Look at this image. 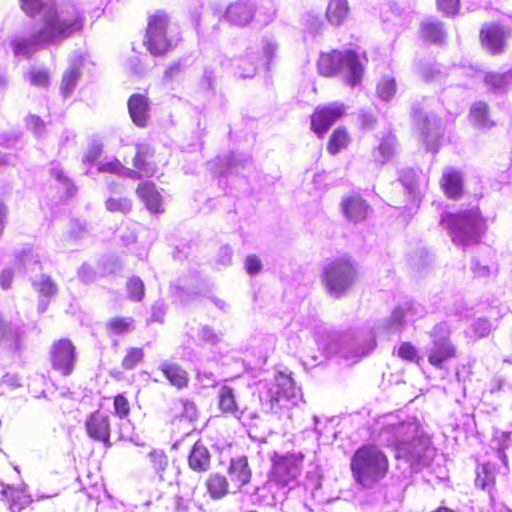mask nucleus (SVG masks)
<instances>
[{"label":"nucleus","mask_w":512,"mask_h":512,"mask_svg":"<svg viewBox=\"0 0 512 512\" xmlns=\"http://www.w3.org/2000/svg\"><path fill=\"white\" fill-rule=\"evenodd\" d=\"M439 187L449 200L458 201L464 195V179L459 170L448 169L439 179Z\"/></svg>","instance_id":"obj_16"},{"label":"nucleus","mask_w":512,"mask_h":512,"mask_svg":"<svg viewBox=\"0 0 512 512\" xmlns=\"http://www.w3.org/2000/svg\"><path fill=\"white\" fill-rule=\"evenodd\" d=\"M188 466L191 470L197 473H204L209 470L211 466V454L206 445L201 440H197L187 458Z\"/></svg>","instance_id":"obj_19"},{"label":"nucleus","mask_w":512,"mask_h":512,"mask_svg":"<svg viewBox=\"0 0 512 512\" xmlns=\"http://www.w3.org/2000/svg\"><path fill=\"white\" fill-rule=\"evenodd\" d=\"M405 359L407 360H413L417 354H412V353H409V354H401Z\"/></svg>","instance_id":"obj_64"},{"label":"nucleus","mask_w":512,"mask_h":512,"mask_svg":"<svg viewBox=\"0 0 512 512\" xmlns=\"http://www.w3.org/2000/svg\"><path fill=\"white\" fill-rule=\"evenodd\" d=\"M75 346L69 338H61L52 345V352H74Z\"/></svg>","instance_id":"obj_50"},{"label":"nucleus","mask_w":512,"mask_h":512,"mask_svg":"<svg viewBox=\"0 0 512 512\" xmlns=\"http://www.w3.org/2000/svg\"><path fill=\"white\" fill-rule=\"evenodd\" d=\"M51 363L53 369L61 375H68L74 367V354H52Z\"/></svg>","instance_id":"obj_36"},{"label":"nucleus","mask_w":512,"mask_h":512,"mask_svg":"<svg viewBox=\"0 0 512 512\" xmlns=\"http://www.w3.org/2000/svg\"><path fill=\"white\" fill-rule=\"evenodd\" d=\"M350 14V5L348 0H330L326 8V18L334 26L344 23Z\"/></svg>","instance_id":"obj_28"},{"label":"nucleus","mask_w":512,"mask_h":512,"mask_svg":"<svg viewBox=\"0 0 512 512\" xmlns=\"http://www.w3.org/2000/svg\"><path fill=\"white\" fill-rule=\"evenodd\" d=\"M25 125L34 133H41L45 128V122L41 117L35 114H29L25 118Z\"/></svg>","instance_id":"obj_49"},{"label":"nucleus","mask_w":512,"mask_h":512,"mask_svg":"<svg viewBox=\"0 0 512 512\" xmlns=\"http://www.w3.org/2000/svg\"><path fill=\"white\" fill-rule=\"evenodd\" d=\"M30 84L45 89L50 85V72L47 68L32 67L28 72Z\"/></svg>","instance_id":"obj_39"},{"label":"nucleus","mask_w":512,"mask_h":512,"mask_svg":"<svg viewBox=\"0 0 512 512\" xmlns=\"http://www.w3.org/2000/svg\"><path fill=\"white\" fill-rule=\"evenodd\" d=\"M218 408L222 413L236 415L239 407L234 390L229 386H222L218 391Z\"/></svg>","instance_id":"obj_31"},{"label":"nucleus","mask_w":512,"mask_h":512,"mask_svg":"<svg viewBox=\"0 0 512 512\" xmlns=\"http://www.w3.org/2000/svg\"><path fill=\"white\" fill-rule=\"evenodd\" d=\"M135 194L150 214L165 212L163 196L154 182L149 180L140 182L135 189Z\"/></svg>","instance_id":"obj_15"},{"label":"nucleus","mask_w":512,"mask_h":512,"mask_svg":"<svg viewBox=\"0 0 512 512\" xmlns=\"http://www.w3.org/2000/svg\"><path fill=\"white\" fill-rule=\"evenodd\" d=\"M345 114L343 104H332L327 106H318L315 108L310 117V129L317 134L319 138H323L325 133L334 125V123L342 118Z\"/></svg>","instance_id":"obj_11"},{"label":"nucleus","mask_w":512,"mask_h":512,"mask_svg":"<svg viewBox=\"0 0 512 512\" xmlns=\"http://www.w3.org/2000/svg\"><path fill=\"white\" fill-rule=\"evenodd\" d=\"M495 476L494 470L489 463L481 464L476 473L475 484L477 487L481 489H486L487 487H493L495 485Z\"/></svg>","instance_id":"obj_38"},{"label":"nucleus","mask_w":512,"mask_h":512,"mask_svg":"<svg viewBox=\"0 0 512 512\" xmlns=\"http://www.w3.org/2000/svg\"><path fill=\"white\" fill-rule=\"evenodd\" d=\"M404 311L401 308L395 309L392 313V319L394 322L401 324L404 319Z\"/></svg>","instance_id":"obj_61"},{"label":"nucleus","mask_w":512,"mask_h":512,"mask_svg":"<svg viewBox=\"0 0 512 512\" xmlns=\"http://www.w3.org/2000/svg\"><path fill=\"white\" fill-rule=\"evenodd\" d=\"M84 17L75 11L71 15L60 18L54 6L45 10L43 26L32 36L33 45L51 44L70 38L83 30Z\"/></svg>","instance_id":"obj_5"},{"label":"nucleus","mask_w":512,"mask_h":512,"mask_svg":"<svg viewBox=\"0 0 512 512\" xmlns=\"http://www.w3.org/2000/svg\"><path fill=\"white\" fill-rule=\"evenodd\" d=\"M399 352H414V348L409 343H404L401 345Z\"/></svg>","instance_id":"obj_62"},{"label":"nucleus","mask_w":512,"mask_h":512,"mask_svg":"<svg viewBox=\"0 0 512 512\" xmlns=\"http://www.w3.org/2000/svg\"><path fill=\"white\" fill-rule=\"evenodd\" d=\"M79 76L80 72L76 68L69 69L63 74L61 90L64 95H69L72 92L79 79Z\"/></svg>","instance_id":"obj_44"},{"label":"nucleus","mask_w":512,"mask_h":512,"mask_svg":"<svg viewBox=\"0 0 512 512\" xmlns=\"http://www.w3.org/2000/svg\"><path fill=\"white\" fill-rule=\"evenodd\" d=\"M19 3L21 10L31 18L46 10L43 0H19Z\"/></svg>","instance_id":"obj_43"},{"label":"nucleus","mask_w":512,"mask_h":512,"mask_svg":"<svg viewBox=\"0 0 512 512\" xmlns=\"http://www.w3.org/2000/svg\"><path fill=\"white\" fill-rule=\"evenodd\" d=\"M349 73L347 75V83L354 87L358 85L363 77V65L360 62L358 54L354 50H346L344 52V64Z\"/></svg>","instance_id":"obj_27"},{"label":"nucleus","mask_w":512,"mask_h":512,"mask_svg":"<svg viewBox=\"0 0 512 512\" xmlns=\"http://www.w3.org/2000/svg\"><path fill=\"white\" fill-rule=\"evenodd\" d=\"M13 50L16 55L24 54L28 49V42L25 40H19L13 42Z\"/></svg>","instance_id":"obj_54"},{"label":"nucleus","mask_w":512,"mask_h":512,"mask_svg":"<svg viewBox=\"0 0 512 512\" xmlns=\"http://www.w3.org/2000/svg\"><path fill=\"white\" fill-rule=\"evenodd\" d=\"M344 64V53L338 50L322 53L317 62V69L320 75L324 77H333L337 75Z\"/></svg>","instance_id":"obj_22"},{"label":"nucleus","mask_w":512,"mask_h":512,"mask_svg":"<svg viewBox=\"0 0 512 512\" xmlns=\"http://www.w3.org/2000/svg\"><path fill=\"white\" fill-rule=\"evenodd\" d=\"M204 487L212 500H221L230 493L229 481L220 472L210 473L205 479Z\"/></svg>","instance_id":"obj_24"},{"label":"nucleus","mask_w":512,"mask_h":512,"mask_svg":"<svg viewBox=\"0 0 512 512\" xmlns=\"http://www.w3.org/2000/svg\"><path fill=\"white\" fill-rule=\"evenodd\" d=\"M1 501L11 512H21L32 503L25 489L7 486L2 490Z\"/></svg>","instance_id":"obj_18"},{"label":"nucleus","mask_w":512,"mask_h":512,"mask_svg":"<svg viewBox=\"0 0 512 512\" xmlns=\"http://www.w3.org/2000/svg\"><path fill=\"white\" fill-rule=\"evenodd\" d=\"M104 206L110 213L128 215L133 209V201L127 196H111L105 200Z\"/></svg>","instance_id":"obj_33"},{"label":"nucleus","mask_w":512,"mask_h":512,"mask_svg":"<svg viewBox=\"0 0 512 512\" xmlns=\"http://www.w3.org/2000/svg\"><path fill=\"white\" fill-rule=\"evenodd\" d=\"M181 71H182L181 65L178 63H174L165 69V71L163 73V78L165 80H172L176 76H178L181 73Z\"/></svg>","instance_id":"obj_52"},{"label":"nucleus","mask_w":512,"mask_h":512,"mask_svg":"<svg viewBox=\"0 0 512 512\" xmlns=\"http://www.w3.org/2000/svg\"><path fill=\"white\" fill-rule=\"evenodd\" d=\"M36 291L43 296H51L57 292V285L50 277H44L42 280L34 284Z\"/></svg>","instance_id":"obj_46"},{"label":"nucleus","mask_w":512,"mask_h":512,"mask_svg":"<svg viewBox=\"0 0 512 512\" xmlns=\"http://www.w3.org/2000/svg\"><path fill=\"white\" fill-rule=\"evenodd\" d=\"M478 328H481V332L478 334L480 337L486 336L490 332V329L486 322H478L476 324V327L474 328L475 332H477Z\"/></svg>","instance_id":"obj_60"},{"label":"nucleus","mask_w":512,"mask_h":512,"mask_svg":"<svg viewBox=\"0 0 512 512\" xmlns=\"http://www.w3.org/2000/svg\"><path fill=\"white\" fill-rule=\"evenodd\" d=\"M351 143V136L346 127L340 126L336 128L330 135L327 142V152L335 156L342 150L348 148Z\"/></svg>","instance_id":"obj_29"},{"label":"nucleus","mask_w":512,"mask_h":512,"mask_svg":"<svg viewBox=\"0 0 512 512\" xmlns=\"http://www.w3.org/2000/svg\"><path fill=\"white\" fill-rule=\"evenodd\" d=\"M299 390L290 374L277 372L259 394L262 411L277 420H291L298 405Z\"/></svg>","instance_id":"obj_2"},{"label":"nucleus","mask_w":512,"mask_h":512,"mask_svg":"<svg viewBox=\"0 0 512 512\" xmlns=\"http://www.w3.org/2000/svg\"><path fill=\"white\" fill-rule=\"evenodd\" d=\"M85 430L87 435L94 441L110 446V417L101 409H97L87 415L85 419Z\"/></svg>","instance_id":"obj_12"},{"label":"nucleus","mask_w":512,"mask_h":512,"mask_svg":"<svg viewBox=\"0 0 512 512\" xmlns=\"http://www.w3.org/2000/svg\"><path fill=\"white\" fill-rule=\"evenodd\" d=\"M8 332V323L0 313V343L6 338Z\"/></svg>","instance_id":"obj_58"},{"label":"nucleus","mask_w":512,"mask_h":512,"mask_svg":"<svg viewBox=\"0 0 512 512\" xmlns=\"http://www.w3.org/2000/svg\"><path fill=\"white\" fill-rule=\"evenodd\" d=\"M134 330L135 324L132 317L115 316L105 323V331L110 336L132 333Z\"/></svg>","instance_id":"obj_30"},{"label":"nucleus","mask_w":512,"mask_h":512,"mask_svg":"<svg viewBox=\"0 0 512 512\" xmlns=\"http://www.w3.org/2000/svg\"><path fill=\"white\" fill-rule=\"evenodd\" d=\"M399 181L411 196L419 193V176L417 171L412 168L403 169L399 176Z\"/></svg>","instance_id":"obj_37"},{"label":"nucleus","mask_w":512,"mask_h":512,"mask_svg":"<svg viewBox=\"0 0 512 512\" xmlns=\"http://www.w3.org/2000/svg\"><path fill=\"white\" fill-rule=\"evenodd\" d=\"M8 215V207L0 202V235L3 233Z\"/></svg>","instance_id":"obj_55"},{"label":"nucleus","mask_w":512,"mask_h":512,"mask_svg":"<svg viewBox=\"0 0 512 512\" xmlns=\"http://www.w3.org/2000/svg\"><path fill=\"white\" fill-rule=\"evenodd\" d=\"M439 224L445 228L453 244L466 247L479 244L487 231L486 218L478 207L442 214Z\"/></svg>","instance_id":"obj_3"},{"label":"nucleus","mask_w":512,"mask_h":512,"mask_svg":"<svg viewBox=\"0 0 512 512\" xmlns=\"http://www.w3.org/2000/svg\"><path fill=\"white\" fill-rule=\"evenodd\" d=\"M126 289L128 298L133 302H140L145 296L144 282L137 276H132L127 280Z\"/></svg>","instance_id":"obj_40"},{"label":"nucleus","mask_w":512,"mask_h":512,"mask_svg":"<svg viewBox=\"0 0 512 512\" xmlns=\"http://www.w3.org/2000/svg\"><path fill=\"white\" fill-rule=\"evenodd\" d=\"M113 412L119 419H126L130 415V402L124 394L119 393L113 397Z\"/></svg>","instance_id":"obj_42"},{"label":"nucleus","mask_w":512,"mask_h":512,"mask_svg":"<svg viewBox=\"0 0 512 512\" xmlns=\"http://www.w3.org/2000/svg\"><path fill=\"white\" fill-rule=\"evenodd\" d=\"M349 468L358 486L372 489L389 474L390 461L388 455L378 445L366 443L353 452Z\"/></svg>","instance_id":"obj_1"},{"label":"nucleus","mask_w":512,"mask_h":512,"mask_svg":"<svg viewBox=\"0 0 512 512\" xmlns=\"http://www.w3.org/2000/svg\"><path fill=\"white\" fill-rule=\"evenodd\" d=\"M201 88L204 90L213 89L214 86V77L211 73H204L200 80Z\"/></svg>","instance_id":"obj_53"},{"label":"nucleus","mask_w":512,"mask_h":512,"mask_svg":"<svg viewBox=\"0 0 512 512\" xmlns=\"http://www.w3.org/2000/svg\"><path fill=\"white\" fill-rule=\"evenodd\" d=\"M148 458L152 469L156 472L164 470L168 464L167 456L162 451H151Z\"/></svg>","instance_id":"obj_47"},{"label":"nucleus","mask_w":512,"mask_h":512,"mask_svg":"<svg viewBox=\"0 0 512 512\" xmlns=\"http://www.w3.org/2000/svg\"><path fill=\"white\" fill-rule=\"evenodd\" d=\"M225 16L230 25L245 27L254 19L255 7L249 1L239 0L227 7Z\"/></svg>","instance_id":"obj_17"},{"label":"nucleus","mask_w":512,"mask_h":512,"mask_svg":"<svg viewBox=\"0 0 512 512\" xmlns=\"http://www.w3.org/2000/svg\"><path fill=\"white\" fill-rule=\"evenodd\" d=\"M171 17L163 9H157L147 16V25L142 44L154 57L165 56L176 47V41L170 34Z\"/></svg>","instance_id":"obj_6"},{"label":"nucleus","mask_w":512,"mask_h":512,"mask_svg":"<svg viewBox=\"0 0 512 512\" xmlns=\"http://www.w3.org/2000/svg\"><path fill=\"white\" fill-rule=\"evenodd\" d=\"M449 355L450 354H430L428 360L433 365H439L445 361Z\"/></svg>","instance_id":"obj_59"},{"label":"nucleus","mask_w":512,"mask_h":512,"mask_svg":"<svg viewBox=\"0 0 512 512\" xmlns=\"http://www.w3.org/2000/svg\"><path fill=\"white\" fill-rule=\"evenodd\" d=\"M340 210L347 221L361 223L368 218L371 208L360 194L353 193L341 199Z\"/></svg>","instance_id":"obj_13"},{"label":"nucleus","mask_w":512,"mask_h":512,"mask_svg":"<svg viewBox=\"0 0 512 512\" xmlns=\"http://www.w3.org/2000/svg\"><path fill=\"white\" fill-rule=\"evenodd\" d=\"M356 262L345 256L328 263L322 272L321 283L325 291L334 298L346 295L358 278Z\"/></svg>","instance_id":"obj_7"},{"label":"nucleus","mask_w":512,"mask_h":512,"mask_svg":"<svg viewBox=\"0 0 512 512\" xmlns=\"http://www.w3.org/2000/svg\"><path fill=\"white\" fill-rule=\"evenodd\" d=\"M396 92L397 84L392 76H383L376 85V94L383 101L391 100Z\"/></svg>","instance_id":"obj_35"},{"label":"nucleus","mask_w":512,"mask_h":512,"mask_svg":"<svg viewBox=\"0 0 512 512\" xmlns=\"http://www.w3.org/2000/svg\"><path fill=\"white\" fill-rule=\"evenodd\" d=\"M398 138L395 133L389 132L383 135L378 143L372 149V159L375 163L385 164L389 162L396 154Z\"/></svg>","instance_id":"obj_20"},{"label":"nucleus","mask_w":512,"mask_h":512,"mask_svg":"<svg viewBox=\"0 0 512 512\" xmlns=\"http://www.w3.org/2000/svg\"><path fill=\"white\" fill-rule=\"evenodd\" d=\"M264 8V22L265 23H268L270 21H272L276 15V9L275 7L268 3L266 6H263Z\"/></svg>","instance_id":"obj_56"},{"label":"nucleus","mask_w":512,"mask_h":512,"mask_svg":"<svg viewBox=\"0 0 512 512\" xmlns=\"http://www.w3.org/2000/svg\"><path fill=\"white\" fill-rule=\"evenodd\" d=\"M511 75L512 70L504 73L488 72L484 75L483 81L489 90L498 91L509 84Z\"/></svg>","instance_id":"obj_34"},{"label":"nucleus","mask_w":512,"mask_h":512,"mask_svg":"<svg viewBox=\"0 0 512 512\" xmlns=\"http://www.w3.org/2000/svg\"><path fill=\"white\" fill-rule=\"evenodd\" d=\"M437 9L445 16H455L460 11V0H436Z\"/></svg>","instance_id":"obj_45"},{"label":"nucleus","mask_w":512,"mask_h":512,"mask_svg":"<svg viewBox=\"0 0 512 512\" xmlns=\"http://www.w3.org/2000/svg\"><path fill=\"white\" fill-rule=\"evenodd\" d=\"M410 116L414 128L423 140L427 141L432 129V123L427 113L421 107H416L412 109Z\"/></svg>","instance_id":"obj_32"},{"label":"nucleus","mask_w":512,"mask_h":512,"mask_svg":"<svg viewBox=\"0 0 512 512\" xmlns=\"http://www.w3.org/2000/svg\"><path fill=\"white\" fill-rule=\"evenodd\" d=\"M228 474L232 482L241 488L250 483L252 478V471L249 466L248 458L246 456H238L232 458L228 466Z\"/></svg>","instance_id":"obj_21"},{"label":"nucleus","mask_w":512,"mask_h":512,"mask_svg":"<svg viewBox=\"0 0 512 512\" xmlns=\"http://www.w3.org/2000/svg\"><path fill=\"white\" fill-rule=\"evenodd\" d=\"M181 403L183 404V407L185 408L186 413L189 417L192 418L196 415V405L192 401L182 399Z\"/></svg>","instance_id":"obj_57"},{"label":"nucleus","mask_w":512,"mask_h":512,"mask_svg":"<svg viewBox=\"0 0 512 512\" xmlns=\"http://www.w3.org/2000/svg\"><path fill=\"white\" fill-rule=\"evenodd\" d=\"M468 119L473 126L478 128H491L496 124L491 119L489 105L484 101H476L471 104Z\"/></svg>","instance_id":"obj_25"},{"label":"nucleus","mask_w":512,"mask_h":512,"mask_svg":"<svg viewBox=\"0 0 512 512\" xmlns=\"http://www.w3.org/2000/svg\"><path fill=\"white\" fill-rule=\"evenodd\" d=\"M13 281V272L10 269L3 270L0 274V287L7 290L11 287Z\"/></svg>","instance_id":"obj_51"},{"label":"nucleus","mask_w":512,"mask_h":512,"mask_svg":"<svg viewBox=\"0 0 512 512\" xmlns=\"http://www.w3.org/2000/svg\"><path fill=\"white\" fill-rule=\"evenodd\" d=\"M510 30L500 22L484 23L479 30V43L485 53L498 56L508 48Z\"/></svg>","instance_id":"obj_9"},{"label":"nucleus","mask_w":512,"mask_h":512,"mask_svg":"<svg viewBox=\"0 0 512 512\" xmlns=\"http://www.w3.org/2000/svg\"><path fill=\"white\" fill-rule=\"evenodd\" d=\"M135 149L132 160L134 169L128 168L127 178L140 179L154 176L158 170L154 149L147 144H136Z\"/></svg>","instance_id":"obj_10"},{"label":"nucleus","mask_w":512,"mask_h":512,"mask_svg":"<svg viewBox=\"0 0 512 512\" xmlns=\"http://www.w3.org/2000/svg\"><path fill=\"white\" fill-rule=\"evenodd\" d=\"M419 32L423 41L434 45L443 44L447 36L443 23L440 21L426 20L421 22Z\"/></svg>","instance_id":"obj_26"},{"label":"nucleus","mask_w":512,"mask_h":512,"mask_svg":"<svg viewBox=\"0 0 512 512\" xmlns=\"http://www.w3.org/2000/svg\"><path fill=\"white\" fill-rule=\"evenodd\" d=\"M97 170L102 173L115 174L126 178L128 172V168L117 158L99 163Z\"/></svg>","instance_id":"obj_41"},{"label":"nucleus","mask_w":512,"mask_h":512,"mask_svg":"<svg viewBox=\"0 0 512 512\" xmlns=\"http://www.w3.org/2000/svg\"><path fill=\"white\" fill-rule=\"evenodd\" d=\"M262 267V262L257 255L250 254L246 257L245 269L250 276L254 277L258 275L261 272Z\"/></svg>","instance_id":"obj_48"},{"label":"nucleus","mask_w":512,"mask_h":512,"mask_svg":"<svg viewBox=\"0 0 512 512\" xmlns=\"http://www.w3.org/2000/svg\"><path fill=\"white\" fill-rule=\"evenodd\" d=\"M149 97L144 93H134L127 100V109L131 121L138 128H147L151 121Z\"/></svg>","instance_id":"obj_14"},{"label":"nucleus","mask_w":512,"mask_h":512,"mask_svg":"<svg viewBox=\"0 0 512 512\" xmlns=\"http://www.w3.org/2000/svg\"><path fill=\"white\" fill-rule=\"evenodd\" d=\"M431 512H457L456 510L446 507V506H439L436 509L432 510Z\"/></svg>","instance_id":"obj_63"},{"label":"nucleus","mask_w":512,"mask_h":512,"mask_svg":"<svg viewBox=\"0 0 512 512\" xmlns=\"http://www.w3.org/2000/svg\"><path fill=\"white\" fill-rule=\"evenodd\" d=\"M304 458L302 452L275 453L271 458L269 482L277 488L295 486L303 472Z\"/></svg>","instance_id":"obj_8"},{"label":"nucleus","mask_w":512,"mask_h":512,"mask_svg":"<svg viewBox=\"0 0 512 512\" xmlns=\"http://www.w3.org/2000/svg\"><path fill=\"white\" fill-rule=\"evenodd\" d=\"M159 369L169 383L177 389L181 390L188 387L189 374L179 363L164 361L161 363Z\"/></svg>","instance_id":"obj_23"},{"label":"nucleus","mask_w":512,"mask_h":512,"mask_svg":"<svg viewBox=\"0 0 512 512\" xmlns=\"http://www.w3.org/2000/svg\"><path fill=\"white\" fill-rule=\"evenodd\" d=\"M388 441L394 447L397 458L421 461L428 449V440L423 437L421 427L415 422H398L384 425Z\"/></svg>","instance_id":"obj_4"}]
</instances>
